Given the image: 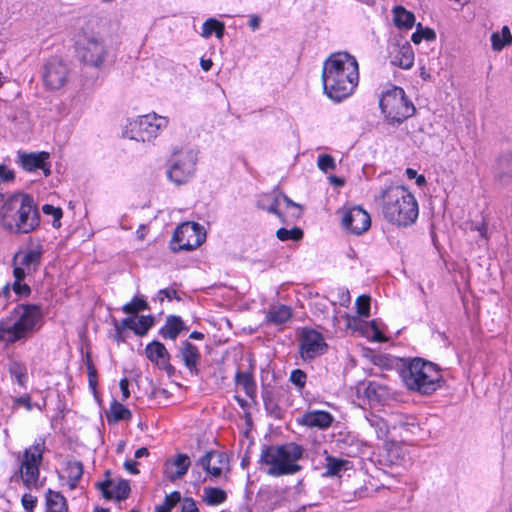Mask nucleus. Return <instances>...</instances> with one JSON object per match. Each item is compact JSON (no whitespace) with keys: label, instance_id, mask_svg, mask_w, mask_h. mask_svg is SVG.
<instances>
[{"label":"nucleus","instance_id":"obj_1","mask_svg":"<svg viewBox=\"0 0 512 512\" xmlns=\"http://www.w3.org/2000/svg\"><path fill=\"white\" fill-rule=\"evenodd\" d=\"M358 81V63L349 53H333L325 60L322 69L323 89L331 100L340 102L349 97Z\"/></svg>","mask_w":512,"mask_h":512},{"label":"nucleus","instance_id":"obj_2","mask_svg":"<svg viewBox=\"0 0 512 512\" xmlns=\"http://www.w3.org/2000/svg\"><path fill=\"white\" fill-rule=\"evenodd\" d=\"M0 224L10 233L28 234L40 225V214L33 197L15 194L0 207Z\"/></svg>","mask_w":512,"mask_h":512},{"label":"nucleus","instance_id":"obj_3","mask_svg":"<svg viewBox=\"0 0 512 512\" xmlns=\"http://www.w3.org/2000/svg\"><path fill=\"white\" fill-rule=\"evenodd\" d=\"M383 217L398 226H409L418 217V203L412 193L403 186L390 185L380 190L375 198Z\"/></svg>","mask_w":512,"mask_h":512},{"label":"nucleus","instance_id":"obj_4","mask_svg":"<svg viewBox=\"0 0 512 512\" xmlns=\"http://www.w3.org/2000/svg\"><path fill=\"white\" fill-rule=\"evenodd\" d=\"M42 326V312L38 305L19 304L0 320V342L11 345L30 338Z\"/></svg>","mask_w":512,"mask_h":512},{"label":"nucleus","instance_id":"obj_5","mask_svg":"<svg viewBox=\"0 0 512 512\" xmlns=\"http://www.w3.org/2000/svg\"><path fill=\"white\" fill-rule=\"evenodd\" d=\"M303 454L304 448L295 442L268 445L261 449L259 463L266 466L265 472L271 477L294 475L302 470L298 462Z\"/></svg>","mask_w":512,"mask_h":512},{"label":"nucleus","instance_id":"obj_6","mask_svg":"<svg viewBox=\"0 0 512 512\" xmlns=\"http://www.w3.org/2000/svg\"><path fill=\"white\" fill-rule=\"evenodd\" d=\"M405 386L422 395H430L439 387L442 380L440 368L422 358H414L405 365L401 371Z\"/></svg>","mask_w":512,"mask_h":512},{"label":"nucleus","instance_id":"obj_7","mask_svg":"<svg viewBox=\"0 0 512 512\" xmlns=\"http://www.w3.org/2000/svg\"><path fill=\"white\" fill-rule=\"evenodd\" d=\"M379 106L388 124L393 126L401 124L416 112L405 91L398 86H393L381 94Z\"/></svg>","mask_w":512,"mask_h":512},{"label":"nucleus","instance_id":"obj_8","mask_svg":"<svg viewBox=\"0 0 512 512\" xmlns=\"http://www.w3.org/2000/svg\"><path fill=\"white\" fill-rule=\"evenodd\" d=\"M75 46L81 62L94 68L102 67L108 51L104 40L98 34L82 31L77 35Z\"/></svg>","mask_w":512,"mask_h":512},{"label":"nucleus","instance_id":"obj_9","mask_svg":"<svg viewBox=\"0 0 512 512\" xmlns=\"http://www.w3.org/2000/svg\"><path fill=\"white\" fill-rule=\"evenodd\" d=\"M167 125L168 119L166 117L156 113L142 115L131 124L132 138L142 142L151 141Z\"/></svg>","mask_w":512,"mask_h":512},{"label":"nucleus","instance_id":"obj_10","mask_svg":"<svg viewBox=\"0 0 512 512\" xmlns=\"http://www.w3.org/2000/svg\"><path fill=\"white\" fill-rule=\"evenodd\" d=\"M299 354L304 361L323 355L328 345L321 333L313 329H303L299 337Z\"/></svg>","mask_w":512,"mask_h":512},{"label":"nucleus","instance_id":"obj_11","mask_svg":"<svg viewBox=\"0 0 512 512\" xmlns=\"http://www.w3.org/2000/svg\"><path fill=\"white\" fill-rule=\"evenodd\" d=\"M197 157L192 150L181 152L173 160L168 177L177 185L187 182L195 172Z\"/></svg>","mask_w":512,"mask_h":512},{"label":"nucleus","instance_id":"obj_12","mask_svg":"<svg viewBox=\"0 0 512 512\" xmlns=\"http://www.w3.org/2000/svg\"><path fill=\"white\" fill-rule=\"evenodd\" d=\"M69 68L59 57L49 58L43 66V82L46 88L58 90L68 81Z\"/></svg>","mask_w":512,"mask_h":512},{"label":"nucleus","instance_id":"obj_13","mask_svg":"<svg viewBox=\"0 0 512 512\" xmlns=\"http://www.w3.org/2000/svg\"><path fill=\"white\" fill-rule=\"evenodd\" d=\"M204 237L198 223H183L173 233L172 239L178 244L174 250H193L202 244Z\"/></svg>","mask_w":512,"mask_h":512},{"label":"nucleus","instance_id":"obj_14","mask_svg":"<svg viewBox=\"0 0 512 512\" xmlns=\"http://www.w3.org/2000/svg\"><path fill=\"white\" fill-rule=\"evenodd\" d=\"M342 225L349 232L360 235L369 229L371 218L363 208L357 206L343 213Z\"/></svg>","mask_w":512,"mask_h":512},{"label":"nucleus","instance_id":"obj_15","mask_svg":"<svg viewBox=\"0 0 512 512\" xmlns=\"http://www.w3.org/2000/svg\"><path fill=\"white\" fill-rule=\"evenodd\" d=\"M197 463L212 477L218 478L223 470L228 468L229 460L225 452L211 450L206 452Z\"/></svg>","mask_w":512,"mask_h":512},{"label":"nucleus","instance_id":"obj_16","mask_svg":"<svg viewBox=\"0 0 512 512\" xmlns=\"http://www.w3.org/2000/svg\"><path fill=\"white\" fill-rule=\"evenodd\" d=\"M48 159L49 153L45 151L18 153V162L25 171L33 172L40 169L44 172L45 176H49L51 173Z\"/></svg>","mask_w":512,"mask_h":512},{"label":"nucleus","instance_id":"obj_17","mask_svg":"<svg viewBox=\"0 0 512 512\" xmlns=\"http://www.w3.org/2000/svg\"><path fill=\"white\" fill-rule=\"evenodd\" d=\"M146 357L167 372L168 375H172L175 368L170 363V354L164 344L159 341H152L145 348Z\"/></svg>","mask_w":512,"mask_h":512},{"label":"nucleus","instance_id":"obj_18","mask_svg":"<svg viewBox=\"0 0 512 512\" xmlns=\"http://www.w3.org/2000/svg\"><path fill=\"white\" fill-rule=\"evenodd\" d=\"M191 465L190 457L187 454L179 453L175 458H169L164 463L165 477L174 482L184 477Z\"/></svg>","mask_w":512,"mask_h":512},{"label":"nucleus","instance_id":"obj_19","mask_svg":"<svg viewBox=\"0 0 512 512\" xmlns=\"http://www.w3.org/2000/svg\"><path fill=\"white\" fill-rule=\"evenodd\" d=\"M179 356L190 374L198 376L200 373L198 365L201 359L198 348L191 342L184 341L179 348Z\"/></svg>","mask_w":512,"mask_h":512},{"label":"nucleus","instance_id":"obj_20","mask_svg":"<svg viewBox=\"0 0 512 512\" xmlns=\"http://www.w3.org/2000/svg\"><path fill=\"white\" fill-rule=\"evenodd\" d=\"M98 489L106 499L124 500L130 493V485L127 480H120L113 484L111 480L97 483Z\"/></svg>","mask_w":512,"mask_h":512},{"label":"nucleus","instance_id":"obj_21","mask_svg":"<svg viewBox=\"0 0 512 512\" xmlns=\"http://www.w3.org/2000/svg\"><path fill=\"white\" fill-rule=\"evenodd\" d=\"M333 420L332 414L327 411L312 410L305 412L298 422L309 428L327 429L331 426Z\"/></svg>","mask_w":512,"mask_h":512},{"label":"nucleus","instance_id":"obj_22","mask_svg":"<svg viewBox=\"0 0 512 512\" xmlns=\"http://www.w3.org/2000/svg\"><path fill=\"white\" fill-rule=\"evenodd\" d=\"M391 64L402 69H410L414 64V51L410 44L397 45L391 52Z\"/></svg>","mask_w":512,"mask_h":512},{"label":"nucleus","instance_id":"obj_23","mask_svg":"<svg viewBox=\"0 0 512 512\" xmlns=\"http://www.w3.org/2000/svg\"><path fill=\"white\" fill-rule=\"evenodd\" d=\"M42 252L39 249H31L24 252H18L13 258L14 264H19L26 268L28 273L37 269L41 262Z\"/></svg>","mask_w":512,"mask_h":512},{"label":"nucleus","instance_id":"obj_24","mask_svg":"<svg viewBox=\"0 0 512 512\" xmlns=\"http://www.w3.org/2000/svg\"><path fill=\"white\" fill-rule=\"evenodd\" d=\"M44 451L45 441L44 439H39L32 446L24 450L21 462L40 467L43 460Z\"/></svg>","mask_w":512,"mask_h":512},{"label":"nucleus","instance_id":"obj_25","mask_svg":"<svg viewBox=\"0 0 512 512\" xmlns=\"http://www.w3.org/2000/svg\"><path fill=\"white\" fill-rule=\"evenodd\" d=\"M40 467L20 462V477L28 489H37L39 487Z\"/></svg>","mask_w":512,"mask_h":512},{"label":"nucleus","instance_id":"obj_26","mask_svg":"<svg viewBox=\"0 0 512 512\" xmlns=\"http://www.w3.org/2000/svg\"><path fill=\"white\" fill-rule=\"evenodd\" d=\"M46 512H68L66 498L60 493L48 489L45 494Z\"/></svg>","mask_w":512,"mask_h":512},{"label":"nucleus","instance_id":"obj_27","mask_svg":"<svg viewBox=\"0 0 512 512\" xmlns=\"http://www.w3.org/2000/svg\"><path fill=\"white\" fill-rule=\"evenodd\" d=\"M184 323L181 317L171 315L167 317L164 326L160 329V335L165 339L175 340L179 333L184 330Z\"/></svg>","mask_w":512,"mask_h":512},{"label":"nucleus","instance_id":"obj_28","mask_svg":"<svg viewBox=\"0 0 512 512\" xmlns=\"http://www.w3.org/2000/svg\"><path fill=\"white\" fill-rule=\"evenodd\" d=\"M84 472L82 462L78 460H69L65 464L64 473L66 474L67 483L71 490L78 486Z\"/></svg>","mask_w":512,"mask_h":512},{"label":"nucleus","instance_id":"obj_29","mask_svg":"<svg viewBox=\"0 0 512 512\" xmlns=\"http://www.w3.org/2000/svg\"><path fill=\"white\" fill-rule=\"evenodd\" d=\"M235 382L240 385L245 394L252 400H255L257 395V386L251 372L237 371L235 375Z\"/></svg>","mask_w":512,"mask_h":512},{"label":"nucleus","instance_id":"obj_30","mask_svg":"<svg viewBox=\"0 0 512 512\" xmlns=\"http://www.w3.org/2000/svg\"><path fill=\"white\" fill-rule=\"evenodd\" d=\"M496 178L505 182L512 179V154L504 153L502 154L496 164Z\"/></svg>","mask_w":512,"mask_h":512},{"label":"nucleus","instance_id":"obj_31","mask_svg":"<svg viewBox=\"0 0 512 512\" xmlns=\"http://www.w3.org/2000/svg\"><path fill=\"white\" fill-rule=\"evenodd\" d=\"M387 389L385 386L371 381L364 389V396L368 399L370 404H379L387 397Z\"/></svg>","mask_w":512,"mask_h":512},{"label":"nucleus","instance_id":"obj_32","mask_svg":"<svg viewBox=\"0 0 512 512\" xmlns=\"http://www.w3.org/2000/svg\"><path fill=\"white\" fill-rule=\"evenodd\" d=\"M325 476L333 477L340 476L342 471H345L350 466V461L339 459L331 455H327L325 458Z\"/></svg>","mask_w":512,"mask_h":512},{"label":"nucleus","instance_id":"obj_33","mask_svg":"<svg viewBox=\"0 0 512 512\" xmlns=\"http://www.w3.org/2000/svg\"><path fill=\"white\" fill-rule=\"evenodd\" d=\"M393 21L398 28L411 29L415 24V16L403 6H396L393 9Z\"/></svg>","mask_w":512,"mask_h":512},{"label":"nucleus","instance_id":"obj_34","mask_svg":"<svg viewBox=\"0 0 512 512\" xmlns=\"http://www.w3.org/2000/svg\"><path fill=\"white\" fill-rule=\"evenodd\" d=\"M292 312L290 307L286 305L271 306L267 313V320L273 324H283L291 318Z\"/></svg>","mask_w":512,"mask_h":512},{"label":"nucleus","instance_id":"obj_35","mask_svg":"<svg viewBox=\"0 0 512 512\" xmlns=\"http://www.w3.org/2000/svg\"><path fill=\"white\" fill-rule=\"evenodd\" d=\"M131 417V411L128 408H126L123 404L119 403L116 400H114L111 403L109 413L107 414L108 422L117 423L119 421L130 420Z\"/></svg>","mask_w":512,"mask_h":512},{"label":"nucleus","instance_id":"obj_36","mask_svg":"<svg viewBox=\"0 0 512 512\" xmlns=\"http://www.w3.org/2000/svg\"><path fill=\"white\" fill-rule=\"evenodd\" d=\"M224 32V23L214 18H209L203 23L201 36L204 38H209L212 35V33H215L216 37L218 39H221L224 35Z\"/></svg>","mask_w":512,"mask_h":512},{"label":"nucleus","instance_id":"obj_37","mask_svg":"<svg viewBox=\"0 0 512 512\" xmlns=\"http://www.w3.org/2000/svg\"><path fill=\"white\" fill-rule=\"evenodd\" d=\"M492 49L494 51H501L506 45L512 43V35L508 26H503L501 34L494 32L491 35Z\"/></svg>","mask_w":512,"mask_h":512},{"label":"nucleus","instance_id":"obj_38","mask_svg":"<svg viewBox=\"0 0 512 512\" xmlns=\"http://www.w3.org/2000/svg\"><path fill=\"white\" fill-rule=\"evenodd\" d=\"M8 371L15 378L18 385L25 387L27 382V368L22 362L13 360L9 363Z\"/></svg>","mask_w":512,"mask_h":512},{"label":"nucleus","instance_id":"obj_39","mask_svg":"<svg viewBox=\"0 0 512 512\" xmlns=\"http://www.w3.org/2000/svg\"><path fill=\"white\" fill-rule=\"evenodd\" d=\"M226 492L220 488H205L204 500L208 505H218L226 500Z\"/></svg>","mask_w":512,"mask_h":512},{"label":"nucleus","instance_id":"obj_40","mask_svg":"<svg viewBox=\"0 0 512 512\" xmlns=\"http://www.w3.org/2000/svg\"><path fill=\"white\" fill-rule=\"evenodd\" d=\"M304 236L303 230L299 227H293L291 229L279 228L276 231V237L280 241H300Z\"/></svg>","mask_w":512,"mask_h":512},{"label":"nucleus","instance_id":"obj_41","mask_svg":"<svg viewBox=\"0 0 512 512\" xmlns=\"http://www.w3.org/2000/svg\"><path fill=\"white\" fill-rule=\"evenodd\" d=\"M179 503H181V494L174 491L165 496L162 504L155 507V512H170Z\"/></svg>","mask_w":512,"mask_h":512},{"label":"nucleus","instance_id":"obj_42","mask_svg":"<svg viewBox=\"0 0 512 512\" xmlns=\"http://www.w3.org/2000/svg\"><path fill=\"white\" fill-rule=\"evenodd\" d=\"M435 39V31L430 28H422L421 24H418L416 32L411 37L412 42L415 44H419L422 40L433 41Z\"/></svg>","mask_w":512,"mask_h":512},{"label":"nucleus","instance_id":"obj_43","mask_svg":"<svg viewBox=\"0 0 512 512\" xmlns=\"http://www.w3.org/2000/svg\"><path fill=\"white\" fill-rule=\"evenodd\" d=\"M148 303L143 298L134 297L131 302L126 303L122 310L127 314H137L139 311L147 310Z\"/></svg>","mask_w":512,"mask_h":512},{"label":"nucleus","instance_id":"obj_44","mask_svg":"<svg viewBox=\"0 0 512 512\" xmlns=\"http://www.w3.org/2000/svg\"><path fill=\"white\" fill-rule=\"evenodd\" d=\"M154 323V319L151 316H140L135 321L134 332L138 336L145 335Z\"/></svg>","mask_w":512,"mask_h":512},{"label":"nucleus","instance_id":"obj_45","mask_svg":"<svg viewBox=\"0 0 512 512\" xmlns=\"http://www.w3.org/2000/svg\"><path fill=\"white\" fill-rule=\"evenodd\" d=\"M278 197H280V202L285 204V208L293 210L289 217L291 218L290 221L297 220L301 217L302 211L301 206L295 202H293L287 195L281 194Z\"/></svg>","mask_w":512,"mask_h":512},{"label":"nucleus","instance_id":"obj_46","mask_svg":"<svg viewBox=\"0 0 512 512\" xmlns=\"http://www.w3.org/2000/svg\"><path fill=\"white\" fill-rule=\"evenodd\" d=\"M85 365L87 368L89 386L95 390L98 384L97 370L95 368L91 354L89 352H87L85 355Z\"/></svg>","mask_w":512,"mask_h":512},{"label":"nucleus","instance_id":"obj_47","mask_svg":"<svg viewBox=\"0 0 512 512\" xmlns=\"http://www.w3.org/2000/svg\"><path fill=\"white\" fill-rule=\"evenodd\" d=\"M367 420L370 426L375 429L378 438H383L387 435L388 426L382 418L372 415L371 417L367 418Z\"/></svg>","mask_w":512,"mask_h":512},{"label":"nucleus","instance_id":"obj_48","mask_svg":"<svg viewBox=\"0 0 512 512\" xmlns=\"http://www.w3.org/2000/svg\"><path fill=\"white\" fill-rule=\"evenodd\" d=\"M268 213L275 214L283 224H290L288 216L281 210L280 197H275L272 204L266 208Z\"/></svg>","mask_w":512,"mask_h":512},{"label":"nucleus","instance_id":"obj_49","mask_svg":"<svg viewBox=\"0 0 512 512\" xmlns=\"http://www.w3.org/2000/svg\"><path fill=\"white\" fill-rule=\"evenodd\" d=\"M42 211L46 215H52L53 227L59 228L61 226V218L63 216V212L60 207H55L50 204H45L42 206Z\"/></svg>","mask_w":512,"mask_h":512},{"label":"nucleus","instance_id":"obj_50","mask_svg":"<svg viewBox=\"0 0 512 512\" xmlns=\"http://www.w3.org/2000/svg\"><path fill=\"white\" fill-rule=\"evenodd\" d=\"M289 380L299 391H302L306 385L307 374L301 369H294Z\"/></svg>","mask_w":512,"mask_h":512},{"label":"nucleus","instance_id":"obj_51","mask_svg":"<svg viewBox=\"0 0 512 512\" xmlns=\"http://www.w3.org/2000/svg\"><path fill=\"white\" fill-rule=\"evenodd\" d=\"M370 296L360 295L356 299L357 313L361 317H368L370 315Z\"/></svg>","mask_w":512,"mask_h":512},{"label":"nucleus","instance_id":"obj_52","mask_svg":"<svg viewBox=\"0 0 512 512\" xmlns=\"http://www.w3.org/2000/svg\"><path fill=\"white\" fill-rule=\"evenodd\" d=\"M317 164H318L319 169L324 172H327L329 170H334L335 166H336L333 157H331L328 154L320 155L318 157Z\"/></svg>","mask_w":512,"mask_h":512},{"label":"nucleus","instance_id":"obj_53","mask_svg":"<svg viewBox=\"0 0 512 512\" xmlns=\"http://www.w3.org/2000/svg\"><path fill=\"white\" fill-rule=\"evenodd\" d=\"M38 499L36 496L25 493L22 495L21 504L25 510V512H34L35 507L37 506Z\"/></svg>","mask_w":512,"mask_h":512},{"label":"nucleus","instance_id":"obj_54","mask_svg":"<svg viewBox=\"0 0 512 512\" xmlns=\"http://www.w3.org/2000/svg\"><path fill=\"white\" fill-rule=\"evenodd\" d=\"M23 406L27 411H31L33 409V404L31 402V397L29 395L20 396L14 399L13 408H18Z\"/></svg>","mask_w":512,"mask_h":512},{"label":"nucleus","instance_id":"obj_55","mask_svg":"<svg viewBox=\"0 0 512 512\" xmlns=\"http://www.w3.org/2000/svg\"><path fill=\"white\" fill-rule=\"evenodd\" d=\"M180 512H199V509L192 498H185L180 503Z\"/></svg>","mask_w":512,"mask_h":512},{"label":"nucleus","instance_id":"obj_56","mask_svg":"<svg viewBox=\"0 0 512 512\" xmlns=\"http://www.w3.org/2000/svg\"><path fill=\"white\" fill-rule=\"evenodd\" d=\"M158 298H159L160 302H163L164 298H168L169 300H171L173 298L180 300V297H178L177 291L174 288L161 289L158 292Z\"/></svg>","mask_w":512,"mask_h":512},{"label":"nucleus","instance_id":"obj_57","mask_svg":"<svg viewBox=\"0 0 512 512\" xmlns=\"http://www.w3.org/2000/svg\"><path fill=\"white\" fill-rule=\"evenodd\" d=\"M13 290L18 296H28L31 292L29 285L21 282H14Z\"/></svg>","mask_w":512,"mask_h":512},{"label":"nucleus","instance_id":"obj_58","mask_svg":"<svg viewBox=\"0 0 512 512\" xmlns=\"http://www.w3.org/2000/svg\"><path fill=\"white\" fill-rule=\"evenodd\" d=\"M15 177L13 170L9 169L6 165L0 164V178L5 181H11Z\"/></svg>","mask_w":512,"mask_h":512},{"label":"nucleus","instance_id":"obj_59","mask_svg":"<svg viewBox=\"0 0 512 512\" xmlns=\"http://www.w3.org/2000/svg\"><path fill=\"white\" fill-rule=\"evenodd\" d=\"M26 273L28 272L25 267L19 265L18 263L14 264L13 275L15 278V282H21L25 278Z\"/></svg>","mask_w":512,"mask_h":512},{"label":"nucleus","instance_id":"obj_60","mask_svg":"<svg viewBox=\"0 0 512 512\" xmlns=\"http://www.w3.org/2000/svg\"><path fill=\"white\" fill-rule=\"evenodd\" d=\"M263 402L265 405V408L267 410H273V408L276 406L272 399V392L269 390H264L262 393Z\"/></svg>","mask_w":512,"mask_h":512},{"label":"nucleus","instance_id":"obj_61","mask_svg":"<svg viewBox=\"0 0 512 512\" xmlns=\"http://www.w3.org/2000/svg\"><path fill=\"white\" fill-rule=\"evenodd\" d=\"M134 326H135V320L131 319V318H125L122 320L120 325H118V324L115 325L116 330L118 332H120L121 330H123L125 328H129L134 331Z\"/></svg>","mask_w":512,"mask_h":512},{"label":"nucleus","instance_id":"obj_62","mask_svg":"<svg viewBox=\"0 0 512 512\" xmlns=\"http://www.w3.org/2000/svg\"><path fill=\"white\" fill-rule=\"evenodd\" d=\"M119 387L122 392L123 400H126L130 396L129 392V381L127 378H122L119 382Z\"/></svg>","mask_w":512,"mask_h":512},{"label":"nucleus","instance_id":"obj_63","mask_svg":"<svg viewBox=\"0 0 512 512\" xmlns=\"http://www.w3.org/2000/svg\"><path fill=\"white\" fill-rule=\"evenodd\" d=\"M472 229L479 232V235L484 239L488 240V227L485 222L480 223L479 225H475Z\"/></svg>","mask_w":512,"mask_h":512},{"label":"nucleus","instance_id":"obj_64","mask_svg":"<svg viewBox=\"0 0 512 512\" xmlns=\"http://www.w3.org/2000/svg\"><path fill=\"white\" fill-rule=\"evenodd\" d=\"M339 302L342 306H347L350 303L349 291L346 289L339 290Z\"/></svg>","mask_w":512,"mask_h":512}]
</instances>
